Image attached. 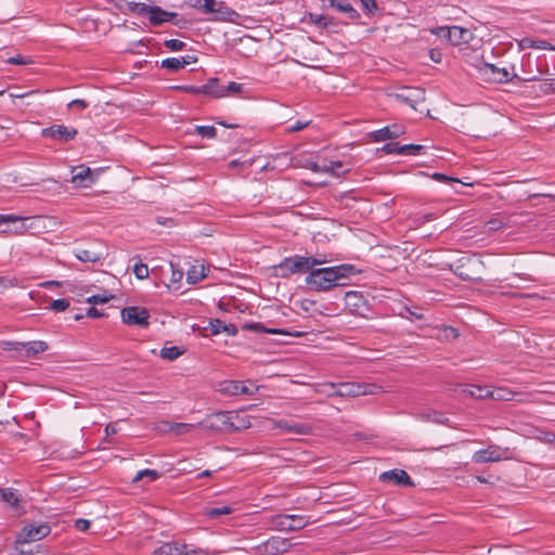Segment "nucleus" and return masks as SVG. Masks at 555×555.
Segmentation results:
<instances>
[{
	"mask_svg": "<svg viewBox=\"0 0 555 555\" xmlns=\"http://www.w3.org/2000/svg\"><path fill=\"white\" fill-rule=\"evenodd\" d=\"M359 271L353 264L344 263L334 267L312 268L305 279V283L312 292H328L337 286H344L345 280Z\"/></svg>",
	"mask_w": 555,
	"mask_h": 555,
	"instance_id": "nucleus-1",
	"label": "nucleus"
},
{
	"mask_svg": "<svg viewBox=\"0 0 555 555\" xmlns=\"http://www.w3.org/2000/svg\"><path fill=\"white\" fill-rule=\"evenodd\" d=\"M327 259L325 256H299L295 255L292 257L284 258L278 268L282 271V275L305 273L310 272L315 266L326 263Z\"/></svg>",
	"mask_w": 555,
	"mask_h": 555,
	"instance_id": "nucleus-2",
	"label": "nucleus"
},
{
	"mask_svg": "<svg viewBox=\"0 0 555 555\" xmlns=\"http://www.w3.org/2000/svg\"><path fill=\"white\" fill-rule=\"evenodd\" d=\"M331 396L339 397H359L366 393H374V389L377 388L374 385H362L358 383H340L330 384Z\"/></svg>",
	"mask_w": 555,
	"mask_h": 555,
	"instance_id": "nucleus-3",
	"label": "nucleus"
},
{
	"mask_svg": "<svg viewBox=\"0 0 555 555\" xmlns=\"http://www.w3.org/2000/svg\"><path fill=\"white\" fill-rule=\"evenodd\" d=\"M509 449L502 448L498 444H490L486 449L474 452L472 461L476 464L501 462L509 459Z\"/></svg>",
	"mask_w": 555,
	"mask_h": 555,
	"instance_id": "nucleus-4",
	"label": "nucleus"
},
{
	"mask_svg": "<svg viewBox=\"0 0 555 555\" xmlns=\"http://www.w3.org/2000/svg\"><path fill=\"white\" fill-rule=\"evenodd\" d=\"M309 524L302 515L280 514L272 518V525L276 530L297 531Z\"/></svg>",
	"mask_w": 555,
	"mask_h": 555,
	"instance_id": "nucleus-5",
	"label": "nucleus"
},
{
	"mask_svg": "<svg viewBox=\"0 0 555 555\" xmlns=\"http://www.w3.org/2000/svg\"><path fill=\"white\" fill-rule=\"evenodd\" d=\"M434 34L446 38L453 46L467 43L473 38L470 30L461 26L439 27Z\"/></svg>",
	"mask_w": 555,
	"mask_h": 555,
	"instance_id": "nucleus-6",
	"label": "nucleus"
},
{
	"mask_svg": "<svg viewBox=\"0 0 555 555\" xmlns=\"http://www.w3.org/2000/svg\"><path fill=\"white\" fill-rule=\"evenodd\" d=\"M51 529L46 522H31L24 526L16 544H26L39 541L50 533Z\"/></svg>",
	"mask_w": 555,
	"mask_h": 555,
	"instance_id": "nucleus-7",
	"label": "nucleus"
},
{
	"mask_svg": "<svg viewBox=\"0 0 555 555\" xmlns=\"http://www.w3.org/2000/svg\"><path fill=\"white\" fill-rule=\"evenodd\" d=\"M120 314L122 322L127 325L147 327L150 324V312L146 308L138 306L126 307L121 310Z\"/></svg>",
	"mask_w": 555,
	"mask_h": 555,
	"instance_id": "nucleus-8",
	"label": "nucleus"
},
{
	"mask_svg": "<svg viewBox=\"0 0 555 555\" xmlns=\"http://www.w3.org/2000/svg\"><path fill=\"white\" fill-rule=\"evenodd\" d=\"M230 412L231 411L212 413L198 423L197 426L212 431H229V422L233 417L230 416Z\"/></svg>",
	"mask_w": 555,
	"mask_h": 555,
	"instance_id": "nucleus-9",
	"label": "nucleus"
},
{
	"mask_svg": "<svg viewBox=\"0 0 555 555\" xmlns=\"http://www.w3.org/2000/svg\"><path fill=\"white\" fill-rule=\"evenodd\" d=\"M78 130L64 125H52L41 130V137L60 142H69L76 138Z\"/></svg>",
	"mask_w": 555,
	"mask_h": 555,
	"instance_id": "nucleus-10",
	"label": "nucleus"
},
{
	"mask_svg": "<svg viewBox=\"0 0 555 555\" xmlns=\"http://www.w3.org/2000/svg\"><path fill=\"white\" fill-rule=\"evenodd\" d=\"M395 98L416 109L417 104L424 103L426 100L425 90L416 87H403Z\"/></svg>",
	"mask_w": 555,
	"mask_h": 555,
	"instance_id": "nucleus-11",
	"label": "nucleus"
},
{
	"mask_svg": "<svg viewBox=\"0 0 555 555\" xmlns=\"http://www.w3.org/2000/svg\"><path fill=\"white\" fill-rule=\"evenodd\" d=\"M345 306L351 314L364 315L367 311V301L360 292L350 291L345 294Z\"/></svg>",
	"mask_w": 555,
	"mask_h": 555,
	"instance_id": "nucleus-12",
	"label": "nucleus"
},
{
	"mask_svg": "<svg viewBox=\"0 0 555 555\" xmlns=\"http://www.w3.org/2000/svg\"><path fill=\"white\" fill-rule=\"evenodd\" d=\"M272 428L281 429L283 433L295 434V435H310L312 433V426L306 423H295L284 418L272 420Z\"/></svg>",
	"mask_w": 555,
	"mask_h": 555,
	"instance_id": "nucleus-13",
	"label": "nucleus"
},
{
	"mask_svg": "<svg viewBox=\"0 0 555 555\" xmlns=\"http://www.w3.org/2000/svg\"><path fill=\"white\" fill-rule=\"evenodd\" d=\"M2 217H10V218H13V220H9V221H4V222L0 223V233L1 234L20 235V234H24L27 231L28 227L25 224V220H27L28 218L13 215V214L2 215Z\"/></svg>",
	"mask_w": 555,
	"mask_h": 555,
	"instance_id": "nucleus-14",
	"label": "nucleus"
},
{
	"mask_svg": "<svg viewBox=\"0 0 555 555\" xmlns=\"http://www.w3.org/2000/svg\"><path fill=\"white\" fill-rule=\"evenodd\" d=\"M405 133V127L401 124H393L386 126L382 129L371 132V138L374 142H382L386 140L397 139Z\"/></svg>",
	"mask_w": 555,
	"mask_h": 555,
	"instance_id": "nucleus-15",
	"label": "nucleus"
},
{
	"mask_svg": "<svg viewBox=\"0 0 555 555\" xmlns=\"http://www.w3.org/2000/svg\"><path fill=\"white\" fill-rule=\"evenodd\" d=\"M219 390L222 393H225L229 396H238V395H253L254 391L257 390V388L254 387L253 385H251V387H249L240 380H225L220 384Z\"/></svg>",
	"mask_w": 555,
	"mask_h": 555,
	"instance_id": "nucleus-16",
	"label": "nucleus"
},
{
	"mask_svg": "<svg viewBox=\"0 0 555 555\" xmlns=\"http://www.w3.org/2000/svg\"><path fill=\"white\" fill-rule=\"evenodd\" d=\"M380 481L391 482L398 486H413V481L409 474L403 469H391L380 474Z\"/></svg>",
	"mask_w": 555,
	"mask_h": 555,
	"instance_id": "nucleus-17",
	"label": "nucleus"
},
{
	"mask_svg": "<svg viewBox=\"0 0 555 555\" xmlns=\"http://www.w3.org/2000/svg\"><path fill=\"white\" fill-rule=\"evenodd\" d=\"M72 183L78 188H88L94 183L95 178L91 168L79 166L73 169Z\"/></svg>",
	"mask_w": 555,
	"mask_h": 555,
	"instance_id": "nucleus-18",
	"label": "nucleus"
},
{
	"mask_svg": "<svg viewBox=\"0 0 555 555\" xmlns=\"http://www.w3.org/2000/svg\"><path fill=\"white\" fill-rule=\"evenodd\" d=\"M263 545L268 554L278 555L288 552L292 547V542L286 538L271 537Z\"/></svg>",
	"mask_w": 555,
	"mask_h": 555,
	"instance_id": "nucleus-19",
	"label": "nucleus"
},
{
	"mask_svg": "<svg viewBox=\"0 0 555 555\" xmlns=\"http://www.w3.org/2000/svg\"><path fill=\"white\" fill-rule=\"evenodd\" d=\"M210 21L214 22H234L238 17V13L228 7L223 1H219L215 11L212 12Z\"/></svg>",
	"mask_w": 555,
	"mask_h": 555,
	"instance_id": "nucleus-20",
	"label": "nucleus"
},
{
	"mask_svg": "<svg viewBox=\"0 0 555 555\" xmlns=\"http://www.w3.org/2000/svg\"><path fill=\"white\" fill-rule=\"evenodd\" d=\"M17 347L15 348L18 351H22L25 357L31 358L37 356L38 353L44 352L48 350V344L42 340L28 341V343H17Z\"/></svg>",
	"mask_w": 555,
	"mask_h": 555,
	"instance_id": "nucleus-21",
	"label": "nucleus"
},
{
	"mask_svg": "<svg viewBox=\"0 0 555 555\" xmlns=\"http://www.w3.org/2000/svg\"><path fill=\"white\" fill-rule=\"evenodd\" d=\"M196 61H197V59L192 55H185L181 59L167 57L162 61V67L172 70V72H178V70L184 68L186 65H189L191 63H195Z\"/></svg>",
	"mask_w": 555,
	"mask_h": 555,
	"instance_id": "nucleus-22",
	"label": "nucleus"
},
{
	"mask_svg": "<svg viewBox=\"0 0 555 555\" xmlns=\"http://www.w3.org/2000/svg\"><path fill=\"white\" fill-rule=\"evenodd\" d=\"M202 94L209 95L212 98L225 96V88L219 83V79L211 78L207 83L201 86Z\"/></svg>",
	"mask_w": 555,
	"mask_h": 555,
	"instance_id": "nucleus-23",
	"label": "nucleus"
},
{
	"mask_svg": "<svg viewBox=\"0 0 555 555\" xmlns=\"http://www.w3.org/2000/svg\"><path fill=\"white\" fill-rule=\"evenodd\" d=\"M482 70L486 75H491L492 79L499 83L507 82L512 79L509 73L505 68H499L490 63H485Z\"/></svg>",
	"mask_w": 555,
	"mask_h": 555,
	"instance_id": "nucleus-24",
	"label": "nucleus"
},
{
	"mask_svg": "<svg viewBox=\"0 0 555 555\" xmlns=\"http://www.w3.org/2000/svg\"><path fill=\"white\" fill-rule=\"evenodd\" d=\"M230 416H233L229 422V431H237L249 428L251 422L245 414L238 412H230Z\"/></svg>",
	"mask_w": 555,
	"mask_h": 555,
	"instance_id": "nucleus-25",
	"label": "nucleus"
},
{
	"mask_svg": "<svg viewBox=\"0 0 555 555\" xmlns=\"http://www.w3.org/2000/svg\"><path fill=\"white\" fill-rule=\"evenodd\" d=\"M177 13L167 12L163 10L160 7L154 5L152 9V13L150 16V23L154 26H159L165 22L171 21V18L176 17Z\"/></svg>",
	"mask_w": 555,
	"mask_h": 555,
	"instance_id": "nucleus-26",
	"label": "nucleus"
},
{
	"mask_svg": "<svg viewBox=\"0 0 555 555\" xmlns=\"http://www.w3.org/2000/svg\"><path fill=\"white\" fill-rule=\"evenodd\" d=\"M75 255L82 262H96L103 258V253L85 248H77Z\"/></svg>",
	"mask_w": 555,
	"mask_h": 555,
	"instance_id": "nucleus-27",
	"label": "nucleus"
},
{
	"mask_svg": "<svg viewBox=\"0 0 555 555\" xmlns=\"http://www.w3.org/2000/svg\"><path fill=\"white\" fill-rule=\"evenodd\" d=\"M205 267L201 266H192L186 272V282L189 284H195L206 278Z\"/></svg>",
	"mask_w": 555,
	"mask_h": 555,
	"instance_id": "nucleus-28",
	"label": "nucleus"
},
{
	"mask_svg": "<svg viewBox=\"0 0 555 555\" xmlns=\"http://www.w3.org/2000/svg\"><path fill=\"white\" fill-rule=\"evenodd\" d=\"M462 392L468 397H473V398H477V399L489 398V389H487L485 387L477 386V385L465 386L462 389Z\"/></svg>",
	"mask_w": 555,
	"mask_h": 555,
	"instance_id": "nucleus-29",
	"label": "nucleus"
},
{
	"mask_svg": "<svg viewBox=\"0 0 555 555\" xmlns=\"http://www.w3.org/2000/svg\"><path fill=\"white\" fill-rule=\"evenodd\" d=\"M232 512H233L232 507H230L228 505H223V506H219V507H205L203 511V514H204V516H206L210 519H216L221 516L229 515Z\"/></svg>",
	"mask_w": 555,
	"mask_h": 555,
	"instance_id": "nucleus-30",
	"label": "nucleus"
},
{
	"mask_svg": "<svg viewBox=\"0 0 555 555\" xmlns=\"http://www.w3.org/2000/svg\"><path fill=\"white\" fill-rule=\"evenodd\" d=\"M0 495L3 502L8 503L10 506H17L20 503V496L17 491L12 488L0 489Z\"/></svg>",
	"mask_w": 555,
	"mask_h": 555,
	"instance_id": "nucleus-31",
	"label": "nucleus"
},
{
	"mask_svg": "<svg viewBox=\"0 0 555 555\" xmlns=\"http://www.w3.org/2000/svg\"><path fill=\"white\" fill-rule=\"evenodd\" d=\"M336 9L343 13H346L352 21H356L360 17L359 12L346 0H339L336 3Z\"/></svg>",
	"mask_w": 555,
	"mask_h": 555,
	"instance_id": "nucleus-32",
	"label": "nucleus"
},
{
	"mask_svg": "<svg viewBox=\"0 0 555 555\" xmlns=\"http://www.w3.org/2000/svg\"><path fill=\"white\" fill-rule=\"evenodd\" d=\"M179 543H165L155 550L152 555H180Z\"/></svg>",
	"mask_w": 555,
	"mask_h": 555,
	"instance_id": "nucleus-33",
	"label": "nucleus"
},
{
	"mask_svg": "<svg viewBox=\"0 0 555 555\" xmlns=\"http://www.w3.org/2000/svg\"><path fill=\"white\" fill-rule=\"evenodd\" d=\"M513 392L505 389V388H496L494 390H489V398H492L494 400H512L513 399Z\"/></svg>",
	"mask_w": 555,
	"mask_h": 555,
	"instance_id": "nucleus-34",
	"label": "nucleus"
},
{
	"mask_svg": "<svg viewBox=\"0 0 555 555\" xmlns=\"http://www.w3.org/2000/svg\"><path fill=\"white\" fill-rule=\"evenodd\" d=\"M182 354V351L180 350L179 347L177 346H172V347H164L162 350H160V357L163 359H166V360H169V361H172V360H176L178 357H180Z\"/></svg>",
	"mask_w": 555,
	"mask_h": 555,
	"instance_id": "nucleus-35",
	"label": "nucleus"
},
{
	"mask_svg": "<svg viewBox=\"0 0 555 555\" xmlns=\"http://www.w3.org/2000/svg\"><path fill=\"white\" fill-rule=\"evenodd\" d=\"M194 133L203 138L214 139L217 135V129L214 126H195Z\"/></svg>",
	"mask_w": 555,
	"mask_h": 555,
	"instance_id": "nucleus-36",
	"label": "nucleus"
},
{
	"mask_svg": "<svg viewBox=\"0 0 555 555\" xmlns=\"http://www.w3.org/2000/svg\"><path fill=\"white\" fill-rule=\"evenodd\" d=\"M328 168L331 170V175L335 177H339L343 173H346L350 170L343 162L335 160L328 163Z\"/></svg>",
	"mask_w": 555,
	"mask_h": 555,
	"instance_id": "nucleus-37",
	"label": "nucleus"
},
{
	"mask_svg": "<svg viewBox=\"0 0 555 555\" xmlns=\"http://www.w3.org/2000/svg\"><path fill=\"white\" fill-rule=\"evenodd\" d=\"M195 427L194 424L175 423L170 426V430L177 436L189 434Z\"/></svg>",
	"mask_w": 555,
	"mask_h": 555,
	"instance_id": "nucleus-38",
	"label": "nucleus"
},
{
	"mask_svg": "<svg viewBox=\"0 0 555 555\" xmlns=\"http://www.w3.org/2000/svg\"><path fill=\"white\" fill-rule=\"evenodd\" d=\"M132 11L137 12L140 15H149L151 16L152 9L154 5H149L144 2H133L129 3Z\"/></svg>",
	"mask_w": 555,
	"mask_h": 555,
	"instance_id": "nucleus-39",
	"label": "nucleus"
},
{
	"mask_svg": "<svg viewBox=\"0 0 555 555\" xmlns=\"http://www.w3.org/2000/svg\"><path fill=\"white\" fill-rule=\"evenodd\" d=\"M244 328L245 330H249V331H254V332H259V333H262V332L270 333V334L282 333L280 330H276V328H266L261 323L245 324Z\"/></svg>",
	"mask_w": 555,
	"mask_h": 555,
	"instance_id": "nucleus-40",
	"label": "nucleus"
},
{
	"mask_svg": "<svg viewBox=\"0 0 555 555\" xmlns=\"http://www.w3.org/2000/svg\"><path fill=\"white\" fill-rule=\"evenodd\" d=\"M159 476L160 474L157 470L146 468L137 473L135 477L133 478V482L141 480L143 477H149L151 480H156L159 478Z\"/></svg>",
	"mask_w": 555,
	"mask_h": 555,
	"instance_id": "nucleus-41",
	"label": "nucleus"
},
{
	"mask_svg": "<svg viewBox=\"0 0 555 555\" xmlns=\"http://www.w3.org/2000/svg\"><path fill=\"white\" fill-rule=\"evenodd\" d=\"M423 149L424 146L420 144H404L401 145L400 151L401 155H418Z\"/></svg>",
	"mask_w": 555,
	"mask_h": 555,
	"instance_id": "nucleus-42",
	"label": "nucleus"
},
{
	"mask_svg": "<svg viewBox=\"0 0 555 555\" xmlns=\"http://www.w3.org/2000/svg\"><path fill=\"white\" fill-rule=\"evenodd\" d=\"M309 20L311 23H313L314 25L322 27V28H326L330 24V20L327 18V16L322 15V14L310 13Z\"/></svg>",
	"mask_w": 555,
	"mask_h": 555,
	"instance_id": "nucleus-43",
	"label": "nucleus"
},
{
	"mask_svg": "<svg viewBox=\"0 0 555 555\" xmlns=\"http://www.w3.org/2000/svg\"><path fill=\"white\" fill-rule=\"evenodd\" d=\"M179 553L180 555H209L207 552L201 548H192L186 544H179Z\"/></svg>",
	"mask_w": 555,
	"mask_h": 555,
	"instance_id": "nucleus-44",
	"label": "nucleus"
},
{
	"mask_svg": "<svg viewBox=\"0 0 555 555\" xmlns=\"http://www.w3.org/2000/svg\"><path fill=\"white\" fill-rule=\"evenodd\" d=\"M133 273L139 280H144L149 276V268L143 262L135 263L133 267Z\"/></svg>",
	"mask_w": 555,
	"mask_h": 555,
	"instance_id": "nucleus-45",
	"label": "nucleus"
},
{
	"mask_svg": "<svg viewBox=\"0 0 555 555\" xmlns=\"http://www.w3.org/2000/svg\"><path fill=\"white\" fill-rule=\"evenodd\" d=\"M209 328L211 334L218 335L225 330V323L219 319H211L209 321Z\"/></svg>",
	"mask_w": 555,
	"mask_h": 555,
	"instance_id": "nucleus-46",
	"label": "nucleus"
},
{
	"mask_svg": "<svg viewBox=\"0 0 555 555\" xmlns=\"http://www.w3.org/2000/svg\"><path fill=\"white\" fill-rule=\"evenodd\" d=\"M164 46L170 51H181L185 47V42L179 39H168L165 40Z\"/></svg>",
	"mask_w": 555,
	"mask_h": 555,
	"instance_id": "nucleus-47",
	"label": "nucleus"
},
{
	"mask_svg": "<svg viewBox=\"0 0 555 555\" xmlns=\"http://www.w3.org/2000/svg\"><path fill=\"white\" fill-rule=\"evenodd\" d=\"M69 307V301L65 298L55 299L51 304V309L57 312L65 311Z\"/></svg>",
	"mask_w": 555,
	"mask_h": 555,
	"instance_id": "nucleus-48",
	"label": "nucleus"
},
{
	"mask_svg": "<svg viewBox=\"0 0 555 555\" xmlns=\"http://www.w3.org/2000/svg\"><path fill=\"white\" fill-rule=\"evenodd\" d=\"M112 298H113V296H112V295H105V294H103V295H93V296L89 297V298L87 299V301H88L89 304H94V305H98V304H106V302H108Z\"/></svg>",
	"mask_w": 555,
	"mask_h": 555,
	"instance_id": "nucleus-49",
	"label": "nucleus"
},
{
	"mask_svg": "<svg viewBox=\"0 0 555 555\" xmlns=\"http://www.w3.org/2000/svg\"><path fill=\"white\" fill-rule=\"evenodd\" d=\"M363 10L367 14H374L377 11V3L376 0H360Z\"/></svg>",
	"mask_w": 555,
	"mask_h": 555,
	"instance_id": "nucleus-50",
	"label": "nucleus"
},
{
	"mask_svg": "<svg viewBox=\"0 0 555 555\" xmlns=\"http://www.w3.org/2000/svg\"><path fill=\"white\" fill-rule=\"evenodd\" d=\"M17 284L18 280L16 278L0 276V287L2 288L15 287Z\"/></svg>",
	"mask_w": 555,
	"mask_h": 555,
	"instance_id": "nucleus-51",
	"label": "nucleus"
},
{
	"mask_svg": "<svg viewBox=\"0 0 555 555\" xmlns=\"http://www.w3.org/2000/svg\"><path fill=\"white\" fill-rule=\"evenodd\" d=\"M400 147L401 145L397 142H391V143H386L382 150L386 153V154H399L401 155V151H400Z\"/></svg>",
	"mask_w": 555,
	"mask_h": 555,
	"instance_id": "nucleus-52",
	"label": "nucleus"
},
{
	"mask_svg": "<svg viewBox=\"0 0 555 555\" xmlns=\"http://www.w3.org/2000/svg\"><path fill=\"white\" fill-rule=\"evenodd\" d=\"M218 3L216 0H203L202 12L212 14Z\"/></svg>",
	"mask_w": 555,
	"mask_h": 555,
	"instance_id": "nucleus-53",
	"label": "nucleus"
},
{
	"mask_svg": "<svg viewBox=\"0 0 555 555\" xmlns=\"http://www.w3.org/2000/svg\"><path fill=\"white\" fill-rule=\"evenodd\" d=\"M67 106L69 109L78 108V109L82 111L89 106V103L85 100L76 99V100L70 101Z\"/></svg>",
	"mask_w": 555,
	"mask_h": 555,
	"instance_id": "nucleus-54",
	"label": "nucleus"
},
{
	"mask_svg": "<svg viewBox=\"0 0 555 555\" xmlns=\"http://www.w3.org/2000/svg\"><path fill=\"white\" fill-rule=\"evenodd\" d=\"M170 267H171L170 282L173 283V284L179 283L182 280L183 275H184L183 270L176 269L173 263H170Z\"/></svg>",
	"mask_w": 555,
	"mask_h": 555,
	"instance_id": "nucleus-55",
	"label": "nucleus"
},
{
	"mask_svg": "<svg viewBox=\"0 0 555 555\" xmlns=\"http://www.w3.org/2000/svg\"><path fill=\"white\" fill-rule=\"evenodd\" d=\"M311 124L310 120H297L292 127H289L286 131L287 132H297L300 130H304Z\"/></svg>",
	"mask_w": 555,
	"mask_h": 555,
	"instance_id": "nucleus-56",
	"label": "nucleus"
},
{
	"mask_svg": "<svg viewBox=\"0 0 555 555\" xmlns=\"http://www.w3.org/2000/svg\"><path fill=\"white\" fill-rule=\"evenodd\" d=\"M224 88H225V95H228L230 93L234 94V93H238L242 91L243 85L232 81L228 86H224Z\"/></svg>",
	"mask_w": 555,
	"mask_h": 555,
	"instance_id": "nucleus-57",
	"label": "nucleus"
},
{
	"mask_svg": "<svg viewBox=\"0 0 555 555\" xmlns=\"http://www.w3.org/2000/svg\"><path fill=\"white\" fill-rule=\"evenodd\" d=\"M431 178L436 181H439V182H459L457 179L455 178H451V177H448L443 173H440V172H434L431 175Z\"/></svg>",
	"mask_w": 555,
	"mask_h": 555,
	"instance_id": "nucleus-58",
	"label": "nucleus"
},
{
	"mask_svg": "<svg viewBox=\"0 0 555 555\" xmlns=\"http://www.w3.org/2000/svg\"><path fill=\"white\" fill-rule=\"evenodd\" d=\"M179 90L190 94H202L201 86H179Z\"/></svg>",
	"mask_w": 555,
	"mask_h": 555,
	"instance_id": "nucleus-59",
	"label": "nucleus"
},
{
	"mask_svg": "<svg viewBox=\"0 0 555 555\" xmlns=\"http://www.w3.org/2000/svg\"><path fill=\"white\" fill-rule=\"evenodd\" d=\"M75 528L79 531H87L90 528V520L79 518L75 521Z\"/></svg>",
	"mask_w": 555,
	"mask_h": 555,
	"instance_id": "nucleus-60",
	"label": "nucleus"
},
{
	"mask_svg": "<svg viewBox=\"0 0 555 555\" xmlns=\"http://www.w3.org/2000/svg\"><path fill=\"white\" fill-rule=\"evenodd\" d=\"M530 47L535 48V49H546V50H552L553 49L551 47V43L545 41V40L532 41Z\"/></svg>",
	"mask_w": 555,
	"mask_h": 555,
	"instance_id": "nucleus-61",
	"label": "nucleus"
},
{
	"mask_svg": "<svg viewBox=\"0 0 555 555\" xmlns=\"http://www.w3.org/2000/svg\"><path fill=\"white\" fill-rule=\"evenodd\" d=\"M7 63L8 64H15V65H24V64H28V61H26L23 56L21 55H16V56H11L7 60Z\"/></svg>",
	"mask_w": 555,
	"mask_h": 555,
	"instance_id": "nucleus-62",
	"label": "nucleus"
},
{
	"mask_svg": "<svg viewBox=\"0 0 555 555\" xmlns=\"http://www.w3.org/2000/svg\"><path fill=\"white\" fill-rule=\"evenodd\" d=\"M305 167L313 172H321V165L318 164L317 162H308Z\"/></svg>",
	"mask_w": 555,
	"mask_h": 555,
	"instance_id": "nucleus-63",
	"label": "nucleus"
},
{
	"mask_svg": "<svg viewBox=\"0 0 555 555\" xmlns=\"http://www.w3.org/2000/svg\"><path fill=\"white\" fill-rule=\"evenodd\" d=\"M223 332L230 336H235L237 334V327L234 324H225V330Z\"/></svg>",
	"mask_w": 555,
	"mask_h": 555,
	"instance_id": "nucleus-64",
	"label": "nucleus"
}]
</instances>
